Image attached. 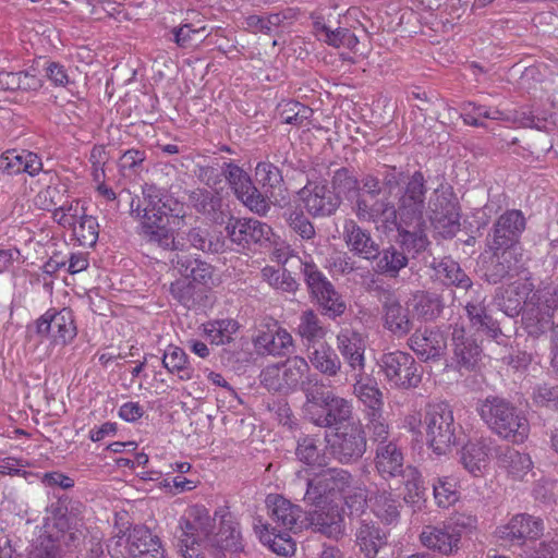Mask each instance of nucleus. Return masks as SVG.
<instances>
[{
    "label": "nucleus",
    "mask_w": 558,
    "mask_h": 558,
    "mask_svg": "<svg viewBox=\"0 0 558 558\" xmlns=\"http://www.w3.org/2000/svg\"><path fill=\"white\" fill-rule=\"evenodd\" d=\"M425 193L424 177L416 171L407 182L397 207L388 197L374 204H368L365 198H359L354 214L361 221L381 222L388 230L396 229L401 243L409 251L420 252L427 245V238L421 229Z\"/></svg>",
    "instance_id": "1"
},
{
    "label": "nucleus",
    "mask_w": 558,
    "mask_h": 558,
    "mask_svg": "<svg viewBox=\"0 0 558 558\" xmlns=\"http://www.w3.org/2000/svg\"><path fill=\"white\" fill-rule=\"evenodd\" d=\"M144 208L134 202L131 213L140 219V234L163 248L174 247L175 232L185 226V206L154 185L143 187Z\"/></svg>",
    "instance_id": "2"
},
{
    "label": "nucleus",
    "mask_w": 558,
    "mask_h": 558,
    "mask_svg": "<svg viewBox=\"0 0 558 558\" xmlns=\"http://www.w3.org/2000/svg\"><path fill=\"white\" fill-rule=\"evenodd\" d=\"M305 499L314 502H344L351 513H362L369 507V496L361 486L353 485L351 474L343 469H328L307 480Z\"/></svg>",
    "instance_id": "3"
},
{
    "label": "nucleus",
    "mask_w": 558,
    "mask_h": 558,
    "mask_svg": "<svg viewBox=\"0 0 558 558\" xmlns=\"http://www.w3.org/2000/svg\"><path fill=\"white\" fill-rule=\"evenodd\" d=\"M477 412L488 428L500 438L513 444H522L527 439L529 420L506 399L487 397L478 403Z\"/></svg>",
    "instance_id": "4"
},
{
    "label": "nucleus",
    "mask_w": 558,
    "mask_h": 558,
    "mask_svg": "<svg viewBox=\"0 0 558 558\" xmlns=\"http://www.w3.org/2000/svg\"><path fill=\"white\" fill-rule=\"evenodd\" d=\"M422 426L428 447L437 456L448 453L457 442V430L453 412L447 403L429 404L426 409Z\"/></svg>",
    "instance_id": "5"
},
{
    "label": "nucleus",
    "mask_w": 558,
    "mask_h": 558,
    "mask_svg": "<svg viewBox=\"0 0 558 558\" xmlns=\"http://www.w3.org/2000/svg\"><path fill=\"white\" fill-rule=\"evenodd\" d=\"M53 220L71 231L72 240L82 246L92 247L99 235L97 218L87 214V204L81 199H72L62 204L53 211Z\"/></svg>",
    "instance_id": "6"
},
{
    "label": "nucleus",
    "mask_w": 558,
    "mask_h": 558,
    "mask_svg": "<svg viewBox=\"0 0 558 558\" xmlns=\"http://www.w3.org/2000/svg\"><path fill=\"white\" fill-rule=\"evenodd\" d=\"M305 412L308 418L319 427H335L345 425L352 420V404L350 401L333 395L322 392L306 396Z\"/></svg>",
    "instance_id": "7"
},
{
    "label": "nucleus",
    "mask_w": 558,
    "mask_h": 558,
    "mask_svg": "<svg viewBox=\"0 0 558 558\" xmlns=\"http://www.w3.org/2000/svg\"><path fill=\"white\" fill-rule=\"evenodd\" d=\"M329 454L342 464L359 461L366 451V436L360 422H348L326 434Z\"/></svg>",
    "instance_id": "8"
},
{
    "label": "nucleus",
    "mask_w": 558,
    "mask_h": 558,
    "mask_svg": "<svg viewBox=\"0 0 558 558\" xmlns=\"http://www.w3.org/2000/svg\"><path fill=\"white\" fill-rule=\"evenodd\" d=\"M558 310V278L549 286L532 293L526 302L523 325L529 335L538 337L553 324L554 312Z\"/></svg>",
    "instance_id": "9"
},
{
    "label": "nucleus",
    "mask_w": 558,
    "mask_h": 558,
    "mask_svg": "<svg viewBox=\"0 0 558 558\" xmlns=\"http://www.w3.org/2000/svg\"><path fill=\"white\" fill-rule=\"evenodd\" d=\"M378 366L385 380L392 388H415L422 380L421 366L408 352L397 350L384 353L378 361Z\"/></svg>",
    "instance_id": "10"
},
{
    "label": "nucleus",
    "mask_w": 558,
    "mask_h": 558,
    "mask_svg": "<svg viewBox=\"0 0 558 558\" xmlns=\"http://www.w3.org/2000/svg\"><path fill=\"white\" fill-rule=\"evenodd\" d=\"M216 512L211 517L206 507L193 505L180 519L179 542L182 547H207L213 531L217 527Z\"/></svg>",
    "instance_id": "11"
},
{
    "label": "nucleus",
    "mask_w": 558,
    "mask_h": 558,
    "mask_svg": "<svg viewBox=\"0 0 558 558\" xmlns=\"http://www.w3.org/2000/svg\"><path fill=\"white\" fill-rule=\"evenodd\" d=\"M525 228V219L520 210H508L501 215L495 227L488 247L492 252L502 251L506 262L515 259L518 255L517 242Z\"/></svg>",
    "instance_id": "12"
},
{
    "label": "nucleus",
    "mask_w": 558,
    "mask_h": 558,
    "mask_svg": "<svg viewBox=\"0 0 558 558\" xmlns=\"http://www.w3.org/2000/svg\"><path fill=\"white\" fill-rule=\"evenodd\" d=\"M402 172L396 168L387 167L383 174V182L377 177L367 174L362 179V189L364 194H357L355 204L352 209L354 210L359 198H365L368 204L380 202L388 197L396 207L399 202V197L403 194L405 186H401Z\"/></svg>",
    "instance_id": "13"
},
{
    "label": "nucleus",
    "mask_w": 558,
    "mask_h": 558,
    "mask_svg": "<svg viewBox=\"0 0 558 558\" xmlns=\"http://www.w3.org/2000/svg\"><path fill=\"white\" fill-rule=\"evenodd\" d=\"M303 272L312 295L326 314L332 317L343 314L345 311L344 301L316 265L304 263Z\"/></svg>",
    "instance_id": "14"
},
{
    "label": "nucleus",
    "mask_w": 558,
    "mask_h": 558,
    "mask_svg": "<svg viewBox=\"0 0 558 558\" xmlns=\"http://www.w3.org/2000/svg\"><path fill=\"white\" fill-rule=\"evenodd\" d=\"M298 202L313 217H328L336 213L340 199L323 181H308L299 192Z\"/></svg>",
    "instance_id": "15"
},
{
    "label": "nucleus",
    "mask_w": 558,
    "mask_h": 558,
    "mask_svg": "<svg viewBox=\"0 0 558 558\" xmlns=\"http://www.w3.org/2000/svg\"><path fill=\"white\" fill-rule=\"evenodd\" d=\"M229 240L242 247L251 244L264 245L271 242L272 229L265 222L253 218L231 217L225 228Z\"/></svg>",
    "instance_id": "16"
},
{
    "label": "nucleus",
    "mask_w": 558,
    "mask_h": 558,
    "mask_svg": "<svg viewBox=\"0 0 558 558\" xmlns=\"http://www.w3.org/2000/svg\"><path fill=\"white\" fill-rule=\"evenodd\" d=\"M223 174L236 197L252 211L265 215L269 209L267 199L253 185L250 175L240 167L228 163Z\"/></svg>",
    "instance_id": "17"
},
{
    "label": "nucleus",
    "mask_w": 558,
    "mask_h": 558,
    "mask_svg": "<svg viewBox=\"0 0 558 558\" xmlns=\"http://www.w3.org/2000/svg\"><path fill=\"white\" fill-rule=\"evenodd\" d=\"M217 527L207 547L236 553L243 549V538L238 518L227 507L216 510Z\"/></svg>",
    "instance_id": "18"
},
{
    "label": "nucleus",
    "mask_w": 558,
    "mask_h": 558,
    "mask_svg": "<svg viewBox=\"0 0 558 558\" xmlns=\"http://www.w3.org/2000/svg\"><path fill=\"white\" fill-rule=\"evenodd\" d=\"M37 335H46L53 344L68 343L76 335L72 313L66 308L48 311L37 320Z\"/></svg>",
    "instance_id": "19"
},
{
    "label": "nucleus",
    "mask_w": 558,
    "mask_h": 558,
    "mask_svg": "<svg viewBox=\"0 0 558 558\" xmlns=\"http://www.w3.org/2000/svg\"><path fill=\"white\" fill-rule=\"evenodd\" d=\"M424 547L442 555H451L459 548L461 532L451 522H441L435 525H426L420 535Z\"/></svg>",
    "instance_id": "20"
},
{
    "label": "nucleus",
    "mask_w": 558,
    "mask_h": 558,
    "mask_svg": "<svg viewBox=\"0 0 558 558\" xmlns=\"http://www.w3.org/2000/svg\"><path fill=\"white\" fill-rule=\"evenodd\" d=\"M533 283L527 278H520L501 288L495 295L496 306L508 316H517L522 312V317L526 308V302L532 299Z\"/></svg>",
    "instance_id": "21"
},
{
    "label": "nucleus",
    "mask_w": 558,
    "mask_h": 558,
    "mask_svg": "<svg viewBox=\"0 0 558 558\" xmlns=\"http://www.w3.org/2000/svg\"><path fill=\"white\" fill-rule=\"evenodd\" d=\"M494 452L493 441L488 438L471 439L462 446L460 463L474 477H480L488 470Z\"/></svg>",
    "instance_id": "22"
},
{
    "label": "nucleus",
    "mask_w": 558,
    "mask_h": 558,
    "mask_svg": "<svg viewBox=\"0 0 558 558\" xmlns=\"http://www.w3.org/2000/svg\"><path fill=\"white\" fill-rule=\"evenodd\" d=\"M304 500L315 506V510L310 512L306 517V526L312 527L313 530L325 534L328 537H338L342 534V514L341 508H339L336 504H325V502H314L311 500Z\"/></svg>",
    "instance_id": "23"
},
{
    "label": "nucleus",
    "mask_w": 558,
    "mask_h": 558,
    "mask_svg": "<svg viewBox=\"0 0 558 558\" xmlns=\"http://www.w3.org/2000/svg\"><path fill=\"white\" fill-rule=\"evenodd\" d=\"M409 347L424 362L438 361L445 354L447 341L438 328H420L409 338Z\"/></svg>",
    "instance_id": "24"
},
{
    "label": "nucleus",
    "mask_w": 558,
    "mask_h": 558,
    "mask_svg": "<svg viewBox=\"0 0 558 558\" xmlns=\"http://www.w3.org/2000/svg\"><path fill=\"white\" fill-rule=\"evenodd\" d=\"M366 337L352 328H342L337 335V349L354 373L365 371Z\"/></svg>",
    "instance_id": "25"
},
{
    "label": "nucleus",
    "mask_w": 558,
    "mask_h": 558,
    "mask_svg": "<svg viewBox=\"0 0 558 558\" xmlns=\"http://www.w3.org/2000/svg\"><path fill=\"white\" fill-rule=\"evenodd\" d=\"M543 520L526 513L513 515L506 524L496 530L499 538L512 542L536 539L543 535Z\"/></svg>",
    "instance_id": "26"
},
{
    "label": "nucleus",
    "mask_w": 558,
    "mask_h": 558,
    "mask_svg": "<svg viewBox=\"0 0 558 558\" xmlns=\"http://www.w3.org/2000/svg\"><path fill=\"white\" fill-rule=\"evenodd\" d=\"M267 505L270 517L278 526L291 532L305 529L307 523L300 506L291 504L279 495L269 496Z\"/></svg>",
    "instance_id": "27"
},
{
    "label": "nucleus",
    "mask_w": 558,
    "mask_h": 558,
    "mask_svg": "<svg viewBox=\"0 0 558 558\" xmlns=\"http://www.w3.org/2000/svg\"><path fill=\"white\" fill-rule=\"evenodd\" d=\"M343 241L351 253L364 259H374L379 255V245L353 219L343 222Z\"/></svg>",
    "instance_id": "28"
},
{
    "label": "nucleus",
    "mask_w": 558,
    "mask_h": 558,
    "mask_svg": "<svg viewBox=\"0 0 558 558\" xmlns=\"http://www.w3.org/2000/svg\"><path fill=\"white\" fill-rule=\"evenodd\" d=\"M481 349L476 342L465 337L464 329L456 326L452 331V357L451 364L457 368L472 369L478 362Z\"/></svg>",
    "instance_id": "29"
},
{
    "label": "nucleus",
    "mask_w": 558,
    "mask_h": 558,
    "mask_svg": "<svg viewBox=\"0 0 558 558\" xmlns=\"http://www.w3.org/2000/svg\"><path fill=\"white\" fill-rule=\"evenodd\" d=\"M255 348L260 353L284 354L293 345L292 336L277 324L259 330L254 339Z\"/></svg>",
    "instance_id": "30"
},
{
    "label": "nucleus",
    "mask_w": 558,
    "mask_h": 558,
    "mask_svg": "<svg viewBox=\"0 0 558 558\" xmlns=\"http://www.w3.org/2000/svg\"><path fill=\"white\" fill-rule=\"evenodd\" d=\"M160 543V539L145 526H135L128 535L119 536L114 541L117 547L124 548L116 550L117 554H128L132 557H136L142 553H148V549L154 548Z\"/></svg>",
    "instance_id": "31"
},
{
    "label": "nucleus",
    "mask_w": 558,
    "mask_h": 558,
    "mask_svg": "<svg viewBox=\"0 0 558 558\" xmlns=\"http://www.w3.org/2000/svg\"><path fill=\"white\" fill-rule=\"evenodd\" d=\"M68 520L62 513L53 519L52 526L46 523L45 532L40 535V545L37 546V558H58L60 556L61 538L65 536L64 527Z\"/></svg>",
    "instance_id": "32"
},
{
    "label": "nucleus",
    "mask_w": 558,
    "mask_h": 558,
    "mask_svg": "<svg viewBox=\"0 0 558 558\" xmlns=\"http://www.w3.org/2000/svg\"><path fill=\"white\" fill-rule=\"evenodd\" d=\"M433 213V225L442 236L451 238L460 230V213L456 201L444 198L440 210L436 207Z\"/></svg>",
    "instance_id": "33"
},
{
    "label": "nucleus",
    "mask_w": 558,
    "mask_h": 558,
    "mask_svg": "<svg viewBox=\"0 0 558 558\" xmlns=\"http://www.w3.org/2000/svg\"><path fill=\"white\" fill-rule=\"evenodd\" d=\"M254 530L259 541L275 554L284 557L294 554L295 543L288 533L289 531L276 533L275 527L262 522L256 524Z\"/></svg>",
    "instance_id": "34"
},
{
    "label": "nucleus",
    "mask_w": 558,
    "mask_h": 558,
    "mask_svg": "<svg viewBox=\"0 0 558 558\" xmlns=\"http://www.w3.org/2000/svg\"><path fill=\"white\" fill-rule=\"evenodd\" d=\"M308 349V360L312 366L323 375L335 377L339 374L342 363L335 350L326 342Z\"/></svg>",
    "instance_id": "35"
},
{
    "label": "nucleus",
    "mask_w": 558,
    "mask_h": 558,
    "mask_svg": "<svg viewBox=\"0 0 558 558\" xmlns=\"http://www.w3.org/2000/svg\"><path fill=\"white\" fill-rule=\"evenodd\" d=\"M354 395L359 400L372 410L375 416L383 407V393L378 388L376 380L371 376H364V373L354 374Z\"/></svg>",
    "instance_id": "36"
},
{
    "label": "nucleus",
    "mask_w": 558,
    "mask_h": 558,
    "mask_svg": "<svg viewBox=\"0 0 558 558\" xmlns=\"http://www.w3.org/2000/svg\"><path fill=\"white\" fill-rule=\"evenodd\" d=\"M384 326L396 337H404L412 329L409 308L398 301H388L384 306Z\"/></svg>",
    "instance_id": "37"
},
{
    "label": "nucleus",
    "mask_w": 558,
    "mask_h": 558,
    "mask_svg": "<svg viewBox=\"0 0 558 558\" xmlns=\"http://www.w3.org/2000/svg\"><path fill=\"white\" fill-rule=\"evenodd\" d=\"M376 469L383 477L397 476L403 469V454L393 442L379 444L376 450Z\"/></svg>",
    "instance_id": "38"
},
{
    "label": "nucleus",
    "mask_w": 558,
    "mask_h": 558,
    "mask_svg": "<svg viewBox=\"0 0 558 558\" xmlns=\"http://www.w3.org/2000/svg\"><path fill=\"white\" fill-rule=\"evenodd\" d=\"M314 34L319 40L336 48L342 47L353 51L359 44L357 37L348 28L331 29L323 21L314 22Z\"/></svg>",
    "instance_id": "39"
},
{
    "label": "nucleus",
    "mask_w": 558,
    "mask_h": 558,
    "mask_svg": "<svg viewBox=\"0 0 558 558\" xmlns=\"http://www.w3.org/2000/svg\"><path fill=\"white\" fill-rule=\"evenodd\" d=\"M161 362L168 373L175 375L180 380L187 381L194 377V368L186 353L177 345L170 344L166 348Z\"/></svg>",
    "instance_id": "40"
},
{
    "label": "nucleus",
    "mask_w": 558,
    "mask_h": 558,
    "mask_svg": "<svg viewBox=\"0 0 558 558\" xmlns=\"http://www.w3.org/2000/svg\"><path fill=\"white\" fill-rule=\"evenodd\" d=\"M177 269L183 277L191 278L194 282L205 286L213 282L211 265L189 255L177 256Z\"/></svg>",
    "instance_id": "41"
},
{
    "label": "nucleus",
    "mask_w": 558,
    "mask_h": 558,
    "mask_svg": "<svg viewBox=\"0 0 558 558\" xmlns=\"http://www.w3.org/2000/svg\"><path fill=\"white\" fill-rule=\"evenodd\" d=\"M386 533L375 524L363 521L356 531V543L367 558H374L386 543Z\"/></svg>",
    "instance_id": "42"
},
{
    "label": "nucleus",
    "mask_w": 558,
    "mask_h": 558,
    "mask_svg": "<svg viewBox=\"0 0 558 558\" xmlns=\"http://www.w3.org/2000/svg\"><path fill=\"white\" fill-rule=\"evenodd\" d=\"M327 329L320 324L318 316L311 310L300 316L298 335L302 338L308 349L325 338Z\"/></svg>",
    "instance_id": "43"
},
{
    "label": "nucleus",
    "mask_w": 558,
    "mask_h": 558,
    "mask_svg": "<svg viewBox=\"0 0 558 558\" xmlns=\"http://www.w3.org/2000/svg\"><path fill=\"white\" fill-rule=\"evenodd\" d=\"M471 325L478 331L496 339L500 333V328L496 320L487 315L482 301L469 302L465 306Z\"/></svg>",
    "instance_id": "44"
},
{
    "label": "nucleus",
    "mask_w": 558,
    "mask_h": 558,
    "mask_svg": "<svg viewBox=\"0 0 558 558\" xmlns=\"http://www.w3.org/2000/svg\"><path fill=\"white\" fill-rule=\"evenodd\" d=\"M433 495L440 508H449L460 499L458 480L453 476H438L433 481Z\"/></svg>",
    "instance_id": "45"
},
{
    "label": "nucleus",
    "mask_w": 558,
    "mask_h": 558,
    "mask_svg": "<svg viewBox=\"0 0 558 558\" xmlns=\"http://www.w3.org/2000/svg\"><path fill=\"white\" fill-rule=\"evenodd\" d=\"M499 463L508 470V473L517 480H523L531 471L533 462L527 453L507 448L500 456Z\"/></svg>",
    "instance_id": "46"
},
{
    "label": "nucleus",
    "mask_w": 558,
    "mask_h": 558,
    "mask_svg": "<svg viewBox=\"0 0 558 558\" xmlns=\"http://www.w3.org/2000/svg\"><path fill=\"white\" fill-rule=\"evenodd\" d=\"M319 440L306 436L299 440L295 450L296 458L304 464L313 468H324L328 464L329 458L318 447Z\"/></svg>",
    "instance_id": "47"
},
{
    "label": "nucleus",
    "mask_w": 558,
    "mask_h": 558,
    "mask_svg": "<svg viewBox=\"0 0 558 558\" xmlns=\"http://www.w3.org/2000/svg\"><path fill=\"white\" fill-rule=\"evenodd\" d=\"M369 508L385 523L391 524L399 518L397 500L386 490L369 495Z\"/></svg>",
    "instance_id": "48"
},
{
    "label": "nucleus",
    "mask_w": 558,
    "mask_h": 558,
    "mask_svg": "<svg viewBox=\"0 0 558 558\" xmlns=\"http://www.w3.org/2000/svg\"><path fill=\"white\" fill-rule=\"evenodd\" d=\"M32 155V153H19L15 149L8 150L0 158V169L9 175L21 172L34 175L32 159H29Z\"/></svg>",
    "instance_id": "49"
},
{
    "label": "nucleus",
    "mask_w": 558,
    "mask_h": 558,
    "mask_svg": "<svg viewBox=\"0 0 558 558\" xmlns=\"http://www.w3.org/2000/svg\"><path fill=\"white\" fill-rule=\"evenodd\" d=\"M403 500L414 510H420L426 500L422 476L415 469H409L407 473Z\"/></svg>",
    "instance_id": "50"
},
{
    "label": "nucleus",
    "mask_w": 558,
    "mask_h": 558,
    "mask_svg": "<svg viewBox=\"0 0 558 558\" xmlns=\"http://www.w3.org/2000/svg\"><path fill=\"white\" fill-rule=\"evenodd\" d=\"M437 277L445 284H454L468 289L471 287V280L466 277L458 263L450 258H444L435 267Z\"/></svg>",
    "instance_id": "51"
},
{
    "label": "nucleus",
    "mask_w": 558,
    "mask_h": 558,
    "mask_svg": "<svg viewBox=\"0 0 558 558\" xmlns=\"http://www.w3.org/2000/svg\"><path fill=\"white\" fill-rule=\"evenodd\" d=\"M236 329L238 324L232 319L215 320L203 325L204 336L216 345L228 342Z\"/></svg>",
    "instance_id": "52"
},
{
    "label": "nucleus",
    "mask_w": 558,
    "mask_h": 558,
    "mask_svg": "<svg viewBox=\"0 0 558 558\" xmlns=\"http://www.w3.org/2000/svg\"><path fill=\"white\" fill-rule=\"evenodd\" d=\"M481 113L487 119L502 121L509 125L517 126H532L534 123L533 116L521 109V110H500V109H481Z\"/></svg>",
    "instance_id": "53"
},
{
    "label": "nucleus",
    "mask_w": 558,
    "mask_h": 558,
    "mask_svg": "<svg viewBox=\"0 0 558 558\" xmlns=\"http://www.w3.org/2000/svg\"><path fill=\"white\" fill-rule=\"evenodd\" d=\"M312 114L310 107L298 101H287L280 106V118L287 124L305 126Z\"/></svg>",
    "instance_id": "54"
},
{
    "label": "nucleus",
    "mask_w": 558,
    "mask_h": 558,
    "mask_svg": "<svg viewBox=\"0 0 558 558\" xmlns=\"http://www.w3.org/2000/svg\"><path fill=\"white\" fill-rule=\"evenodd\" d=\"M333 195L341 201L342 197L349 198L352 194H356L359 190L357 179L345 168L335 171L331 180Z\"/></svg>",
    "instance_id": "55"
},
{
    "label": "nucleus",
    "mask_w": 558,
    "mask_h": 558,
    "mask_svg": "<svg viewBox=\"0 0 558 558\" xmlns=\"http://www.w3.org/2000/svg\"><path fill=\"white\" fill-rule=\"evenodd\" d=\"M493 255L495 260L492 262V265L487 268L485 274L489 282L497 283L506 276L518 272V255H515V259H510V262L504 260L502 251L493 252Z\"/></svg>",
    "instance_id": "56"
},
{
    "label": "nucleus",
    "mask_w": 558,
    "mask_h": 558,
    "mask_svg": "<svg viewBox=\"0 0 558 558\" xmlns=\"http://www.w3.org/2000/svg\"><path fill=\"white\" fill-rule=\"evenodd\" d=\"M408 265V258L395 247L385 248L377 262V269L381 274L397 276Z\"/></svg>",
    "instance_id": "57"
},
{
    "label": "nucleus",
    "mask_w": 558,
    "mask_h": 558,
    "mask_svg": "<svg viewBox=\"0 0 558 558\" xmlns=\"http://www.w3.org/2000/svg\"><path fill=\"white\" fill-rule=\"evenodd\" d=\"M413 311L415 314L425 320L436 318L440 311L441 304L438 296L428 293H417L413 298Z\"/></svg>",
    "instance_id": "58"
},
{
    "label": "nucleus",
    "mask_w": 558,
    "mask_h": 558,
    "mask_svg": "<svg viewBox=\"0 0 558 558\" xmlns=\"http://www.w3.org/2000/svg\"><path fill=\"white\" fill-rule=\"evenodd\" d=\"M282 367L287 389L296 387L301 383L302 378L310 372L307 361L298 355L289 357L282 363Z\"/></svg>",
    "instance_id": "59"
},
{
    "label": "nucleus",
    "mask_w": 558,
    "mask_h": 558,
    "mask_svg": "<svg viewBox=\"0 0 558 558\" xmlns=\"http://www.w3.org/2000/svg\"><path fill=\"white\" fill-rule=\"evenodd\" d=\"M262 277L272 288L284 292H293L298 288V282L286 269H276L266 266L262 269Z\"/></svg>",
    "instance_id": "60"
},
{
    "label": "nucleus",
    "mask_w": 558,
    "mask_h": 558,
    "mask_svg": "<svg viewBox=\"0 0 558 558\" xmlns=\"http://www.w3.org/2000/svg\"><path fill=\"white\" fill-rule=\"evenodd\" d=\"M64 189L61 187L57 182H50L46 190L40 191L37 195V207L54 211L62 204L70 203L71 201H64Z\"/></svg>",
    "instance_id": "61"
},
{
    "label": "nucleus",
    "mask_w": 558,
    "mask_h": 558,
    "mask_svg": "<svg viewBox=\"0 0 558 558\" xmlns=\"http://www.w3.org/2000/svg\"><path fill=\"white\" fill-rule=\"evenodd\" d=\"M255 177L266 192H271L276 187H279L283 181L280 170L268 161L257 163Z\"/></svg>",
    "instance_id": "62"
},
{
    "label": "nucleus",
    "mask_w": 558,
    "mask_h": 558,
    "mask_svg": "<svg viewBox=\"0 0 558 558\" xmlns=\"http://www.w3.org/2000/svg\"><path fill=\"white\" fill-rule=\"evenodd\" d=\"M286 378L283 377L282 364H272L266 366L262 374V384L268 389L274 391H282L287 389Z\"/></svg>",
    "instance_id": "63"
},
{
    "label": "nucleus",
    "mask_w": 558,
    "mask_h": 558,
    "mask_svg": "<svg viewBox=\"0 0 558 558\" xmlns=\"http://www.w3.org/2000/svg\"><path fill=\"white\" fill-rule=\"evenodd\" d=\"M533 401L541 407L558 410V386L538 385L533 390Z\"/></svg>",
    "instance_id": "64"
}]
</instances>
